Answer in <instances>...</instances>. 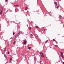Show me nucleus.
I'll return each mask as SVG.
<instances>
[{"label": "nucleus", "instance_id": "5", "mask_svg": "<svg viewBox=\"0 0 64 64\" xmlns=\"http://www.w3.org/2000/svg\"><path fill=\"white\" fill-rule=\"evenodd\" d=\"M4 57L6 58V57H7V56H6V55L5 54H4Z\"/></svg>", "mask_w": 64, "mask_h": 64}, {"label": "nucleus", "instance_id": "14", "mask_svg": "<svg viewBox=\"0 0 64 64\" xmlns=\"http://www.w3.org/2000/svg\"><path fill=\"white\" fill-rule=\"evenodd\" d=\"M53 40H54V41H56V40H55V39H53Z\"/></svg>", "mask_w": 64, "mask_h": 64}, {"label": "nucleus", "instance_id": "2", "mask_svg": "<svg viewBox=\"0 0 64 64\" xmlns=\"http://www.w3.org/2000/svg\"><path fill=\"white\" fill-rule=\"evenodd\" d=\"M3 8H2L1 9V12H0V14H2V12H3Z\"/></svg>", "mask_w": 64, "mask_h": 64}, {"label": "nucleus", "instance_id": "13", "mask_svg": "<svg viewBox=\"0 0 64 64\" xmlns=\"http://www.w3.org/2000/svg\"><path fill=\"white\" fill-rule=\"evenodd\" d=\"M14 34H15V32H13V35H14Z\"/></svg>", "mask_w": 64, "mask_h": 64}, {"label": "nucleus", "instance_id": "6", "mask_svg": "<svg viewBox=\"0 0 64 64\" xmlns=\"http://www.w3.org/2000/svg\"><path fill=\"white\" fill-rule=\"evenodd\" d=\"M15 43H16V41L15 40L13 44H15Z\"/></svg>", "mask_w": 64, "mask_h": 64}, {"label": "nucleus", "instance_id": "24", "mask_svg": "<svg viewBox=\"0 0 64 64\" xmlns=\"http://www.w3.org/2000/svg\"><path fill=\"white\" fill-rule=\"evenodd\" d=\"M26 8H28V7L27 6H26Z\"/></svg>", "mask_w": 64, "mask_h": 64}, {"label": "nucleus", "instance_id": "21", "mask_svg": "<svg viewBox=\"0 0 64 64\" xmlns=\"http://www.w3.org/2000/svg\"><path fill=\"white\" fill-rule=\"evenodd\" d=\"M9 52H8V54H9Z\"/></svg>", "mask_w": 64, "mask_h": 64}, {"label": "nucleus", "instance_id": "17", "mask_svg": "<svg viewBox=\"0 0 64 64\" xmlns=\"http://www.w3.org/2000/svg\"><path fill=\"white\" fill-rule=\"evenodd\" d=\"M8 0H6L5 2H7Z\"/></svg>", "mask_w": 64, "mask_h": 64}, {"label": "nucleus", "instance_id": "7", "mask_svg": "<svg viewBox=\"0 0 64 64\" xmlns=\"http://www.w3.org/2000/svg\"><path fill=\"white\" fill-rule=\"evenodd\" d=\"M40 54L41 55H43V53H42V52H40Z\"/></svg>", "mask_w": 64, "mask_h": 64}, {"label": "nucleus", "instance_id": "19", "mask_svg": "<svg viewBox=\"0 0 64 64\" xmlns=\"http://www.w3.org/2000/svg\"><path fill=\"white\" fill-rule=\"evenodd\" d=\"M29 28H30V30H31V27H30Z\"/></svg>", "mask_w": 64, "mask_h": 64}, {"label": "nucleus", "instance_id": "12", "mask_svg": "<svg viewBox=\"0 0 64 64\" xmlns=\"http://www.w3.org/2000/svg\"><path fill=\"white\" fill-rule=\"evenodd\" d=\"M41 55L42 57H44V55H43V54H42V55Z\"/></svg>", "mask_w": 64, "mask_h": 64}, {"label": "nucleus", "instance_id": "4", "mask_svg": "<svg viewBox=\"0 0 64 64\" xmlns=\"http://www.w3.org/2000/svg\"><path fill=\"white\" fill-rule=\"evenodd\" d=\"M14 7H18V6H19V5H14Z\"/></svg>", "mask_w": 64, "mask_h": 64}, {"label": "nucleus", "instance_id": "11", "mask_svg": "<svg viewBox=\"0 0 64 64\" xmlns=\"http://www.w3.org/2000/svg\"><path fill=\"white\" fill-rule=\"evenodd\" d=\"M58 8H59V6H58L56 7V8H57V9H58Z\"/></svg>", "mask_w": 64, "mask_h": 64}, {"label": "nucleus", "instance_id": "34", "mask_svg": "<svg viewBox=\"0 0 64 64\" xmlns=\"http://www.w3.org/2000/svg\"><path fill=\"white\" fill-rule=\"evenodd\" d=\"M3 15H4V14H3Z\"/></svg>", "mask_w": 64, "mask_h": 64}, {"label": "nucleus", "instance_id": "32", "mask_svg": "<svg viewBox=\"0 0 64 64\" xmlns=\"http://www.w3.org/2000/svg\"><path fill=\"white\" fill-rule=\"evenodd\" d=\"M1 27V26H0V28Z\"/></svg>", "mask_w": 64, "mask_h": 64}, {"label": "nucleus", "instance_id": "1", "mask_svg": "<svg viewBox=\"0 0 64 64\" xmlns=\"http://www.w3.org/2000/svg\"><path fill=\"white\" fill-rule=\"evenodd\" d=\"M60 52L62 54L61 55V56L62 58L63 59V58H64V56H63V52Z\"/></svg>", "mask_w": 64, "mask_h": 64}, {"label": "nucleus", "instance_id": "28", "mask_svg": "<svg viewBox=\"0 0 64 64\" xmlns=\"http://www.w3.org/2000/svg\"><path fill=\"white\" fill-rule=\"evenodd\" d=\"M40 63H41V61H40Z\"/></svg>", "mask_w": 64, "mask_h": 64}, {"label": "nucleus", "instance_id": "9", "mask_svg": "<svg viewBox=\"0 0 64 64\" xmlns=\"http://www.w3.org/2000/svg\"><path fill=\"white\" fill-rule=\"evenodd\" d=\"M54 4H55L56 5H57V3L56 2H54Z\"/></svg>", "mask_w": 64, "mask_h": 64}, {"label": "nucleus", "instance_id": "16", "mask_svg": "<svg viewBox=\"0 0 64 64\" xmlns=\"http://www.w3.org/2000/svg\"><path fill=\"white\" fill-rule=\"evenodd\" d=\"M35 27L36 28H38V26H36Z\"/></svg>", "mask_w": 64, "mask_h": 64}, {"label": "nucleus", "instance_id": "10", "mask_svg": "<svg viewBox=\"0 0 64 64\" xmlns=\"http://www.w3.org/2000/svg\"><path fill=\"white\" fill-rule=\"evenodd\" d=\"M31 47H28V49H29V50H30V49H31Z\"/></svg>", "mask_w": 64, "mask_h": 64}, {"label": "nucleus", "instance_id": "25", "mask_svg": "<svg viewBox=\"0 0 64 64\" xmlns=\"http://www.w3.org/2000/svg\"><path fill=\"white\" fill-rule=\"evenodd\" d=\"M8 48H7V51H8Z\"/></svg>", "mask_w": 64, "mask_h": 64}, {"label": "nucleus", "instance_id": "31", "mask_svg": "<svg viewBox=\"0 0 64 64\" xmlns=\"http://www.w3.org/2000/svg\"><path fill=\"white\" fill-rule=\"evenodd\" d=\"M63 63L64 64V62H63Z\"/></svg>", "mask_w": 64, "mask_h": 64}, {"label": "nucleus", "instance_id": "26", "mask_svg": "<svg viewBox=\"0 0 64 64\" xmlns=\"http://www.w3.org/2000/svg\"><path fill=\"white\" fill-rule=\"evenodd\" d=\"M12 60V58L10 59V60Z\"/></svg>", "mask_w": 64, "mask_h": 64}, {"label": "nucleus", "instance_id": "8", "mask_svg": "<svg viewBox=\"0 0 64 64\" xmlns=\"http://www.w3.org/2000/svg\"><path fill=\"white\" fill-rule=\"evenodd\" d=\"M23 55L24 56V57L25 58V57L26 58V55L25 54H24Z\"/></svg>", "mask_w": 64, "mask_h": 64}, {"label": "nucleus", "instance_id": "18", "mask_svg": "<svg viewBox=\"0 0 64 64\" xmlns=\"http://www.w3.org/2000/svg\"><path fill=\"white\" fill-rule=\"evenodd\" d=\"M34 59H35V60H36V58H35V57H34Z\"/></svg>", "mask_w": 64, "mask_h": 64}, {"label": "nucleus", "instance_id": "27", "mask_svg": "<svg viewBox=\"0 0 64 64\" xmlns=\"http://www.w3.org/2000/svg\"><path fill=\"white\" fill-rule=\"evenodd\" d=\"M27 10V8H26L25 9V10Z\"/></svg>", "mask_w": 64, "mask_h": 64}, {"label": "nucleus", "instance_id": "15", "mask_svg": "<svg viewBox=\"0 0 64 64\" xmlns=\"http://www.w3.org/2000/svg\"><path fill=\"white\" fill-rule=\"evenodd\" d=\"M47 42H48V40H46V42H45V43H47Z\"/></svg>", "mask_w": 64, "mask_h": 64}, {"label": "nucleus", "instance_id": "20", "mask_svg": "<svg viewBox=\"0 0 64 64\" xmlns=\"http://www.w3.org/2000/svg\"><path fill=\"white\" fill-rule=\"evenodd\" d=\"M55 46H56V47H58V46H57V45H56Z\"/></svg>", "mask_w": 64, "mask_h": 64}, {"label": "nucleus", "instance_id": "3", "mask_svg": "<svg viewBox=\"0 0 64 64\" xmlns=\"http://www.w3.org/2000/svg\"><path fill=\"white\" fill-rule=\"evenodd\" d=\"M24 44V45H26V43H27V41L26 40H25L24 41V42H23Z\"/></svg>", "mask_w": 64, "mask_h": 64}, {"label": "nucleus", "instance_id": "22", "mask_svg": "<svg viewBox=\"0 0 64 64\" xmlns=\"http://www.w3.org/2000/svg\"><path fill=\"white\" fill-rule=\"evenodd\" d=\"M46 29H45L44 30V31H45V30H46Z\"/></svg>", "mask_w": 64, "mask_h": 64}, {"label": "nucleus", "instance_id": "30", "mask_svg": "<svg viewBox=\"0 0 64 64\" xmlns=\"http://www.w3.org/2000/svg\"><path fill=\"white\" fill-rule=\"evenodd\" d=\"M21 33H22V34H23V33H22V32Z\"/></svg>", "mask_w": 64, "mask_h": 64}, {"label": "nucleus", "instance_id": "33", "mask_svg": "<svg viewBox=\"0 0 64 64\" xmlns=\"http://www.w3.org/2000/svg\"><path fill=\"white\" fill-rule=\"evenodd\" d=\"M50 13H51V12H50Z\"/></svg>", "mask_w": 64, "mask_h": 64}, {"label": "nucleus", "instance_id": "29", "mask_svg": "<svg viewBox=\"0 0 64 64\" xmlns=\"http://www.w3.org/2000/svg\"><path fill=\"white\" fill-rule=\"evenodd\" d=\"M4 51H6V49H5V50H4Z\"/></svg>", "mask_w": 64, "mask_h": 64}, {"label": "nucleus", "instance_id": "23", "mask_svg": "<svg viewBox=\"0 0 64 64\" xmlns=\"http://www.w3.org/2000/svg\"><path fill=\"white\" fill-rule=\"evenodd\" d=\"M30 35L31 36H32V34H30Z\"/></svg>", "mask_w": 64, "mask_h": 64}]
</instances>
